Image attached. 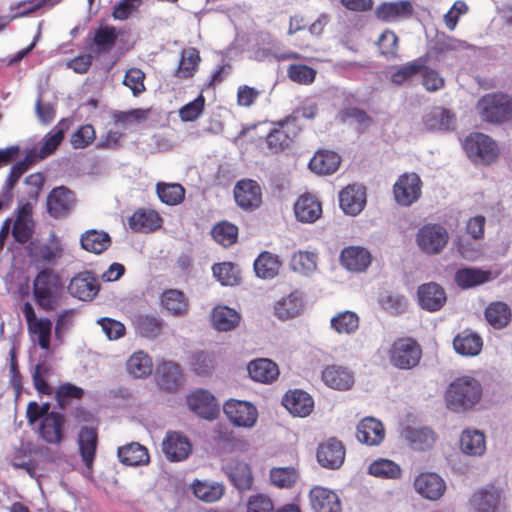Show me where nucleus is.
<instances>
[{"label":"nucleus","mask_w":512,"mask_h":512,"mask_svg":"<svg viewBox=\"0 0 512 512\" xmlns=\"http://www.w3.org/2000/svg\"><path fill=\"white\" fill-rule=\"evenodd\" d=\"M482 393V385L478 380L470 376L458 377L446 390L447 408L453 412L467 411L481 400Z\"/></svg>","instance_id":"1"},{"label":"nucleus","mask_w":512,"mask_h":512,"mask_svg":"<svg viewBox=\"0 0 512 512\" xmlns=\"http://www.w3.org/2000/svg\"><path fill=\"white\" fill-rule=\"evenodd\" d=\"M449 241L447 229L438 223L421 226L415 235V242L421 252L428 256L440 254Z\"/></svg>","instance_id":"2"},{"label":"nucleus","mask_w":512,"mask_h":512,"mask_svg":"<svg viewBox=\"0 0 512 512\" xmlns=\"http://www.w3.org/2000/svg\"><path fill=\"white\" fill-rule=\"evenodd\" d=\"M482 118L490 123H501L512 117V99L503 93H493L478 102Z\"/></svg>","instance_id":"3"},{"label":"nucleus","mask_w":512,"mask_h":512,"mask_svg":"<svg viewBox=\"0 0 512 512\" xmlns=\"http://www.w3.org/2000/svg\"><path fill=\"white\" fill-rule=\"evenodd\" d=\"M462 147L473 162L490 164L498 156L497 145L494 140L480 132L469 134L463 141Z\"/></svg>","instance_id":"4"},{"label":"nucleus","mask_w":512,"mask_h":512,"mask_svg":"<svg viewBox=\"0 0 512 512\" xmlns=\"http://www.w3.org/2000/svg\"><path fill=\"white\" fill-rule=\"evenodd\" d=\"M422 356L420 345L412 338L396 340L390 350L391 364L398 369H411L418 365Z\"/></svg>","instance_id":"5"},{"label":"nucleus","mask_w":512,"mask_h":512,"mask_svg":"<svg viewBox=\"0 0 512 512\" xmlns=\"http://www.w3.org/2000/svg\"><path fill=\"white\" fill-rule=\"evenodd\" d=\"M58 286L59 278L50 269L39 271L33 281V297L37 305L43 309H50Z\"/></svg>","instance_id":"6"},{"label":"nucleus","mask_w":512,"mask_h":512,"mask_svg":"<svg viewBox=\"0 0 512 512\" xmlns=\"http://www.w3.org/2000/svg\"><path fill=\"white\" fill-rule=\"evenodd\" d=\"M15 220L12 221L11 234L15 242L19 244L27 243L34 235L35 221L33 219V206L27 201L19 202L15 209Z\"/></svg>","instance_id":"7"},{"label":"nucleus","mask_w":512,"mask_h":512,"mask_svg":"<svg viewBox=\"0 0 512 512\" xmlns=\"http://www.w3.org/2000/svg\"><path fill=\"white\" fill-rule=\"evenodd\" d=\"M422 181L416 173H404L393 185L395 201L404 207H409L421 196Z\"/></svg>","instance_id":"8"},{"label":"nucleus","mask_w":512,"mask_h":512,"mask_svg":"<svg viewBox=\"0 0 512 512\" xmlns=\"http://www.w3.org/2000/svg\"><path fill=\"white\" fill-rule=\"evenodd\" d=\"M223 411L229 421L238 427H252L258 416L252 403L237 399L226 401L223 405Z\"/></svg>","instance_id":"9"},{"label":"nucleus","mask_w":512,"mask_h":512,"mask_svg":"<svg viewBox=\"0 0 512 512\" xmlns=\"http://www.w3.org/2000/svg\"><path fill=\"white\" fill-rule=\"evenodd\" d=\"M162 451L171 462L187 459L192 452L189 438L179 431H168L162 441Z\"/></svg>","instance_id":"10"},{"label":"nucleus","mask_w":512,"mask_h":512,"mask_svg":"<svg viewBox=\"0 0 512 512\" xmlns=\"http://www.w3.org/2000/svg\"><path fill=\"white\" fill-rule=\"evenodd\" d=\"M100 289L99 283L93 272L84 271L74 276L68 285L69 294L80 301H92Z\"/></svg>","instance_id":"11"},{"label":"nucleus","mask_w":512,"mask_h":512,"mask_svg":"<svg viewBox=\"0 0 512 512\" xmlns=\"http://www.w3.org/2000/svg\"><path fill=\"white\" fill-rule=\"evenodd\" d=\"M189 409L203 419L213 420L218 415L215 397L207 390L198 389L186 397Z\"/></svg>","instance_id":"12"},{"label":"nucleus","mask_w":512,"mask_h":512,"mask_svg":"<svg viewBox=\"0 0 512 512\" xmlns=\"http://www.w3.org/2000/svg\"><path fill=\"white\" fill-rule=\"evenodd\" d=\"M366 205V188L361 184H349L339 193V206L351 216L362 212Z\"/></svg>","instance_id":"13"},{"label":"nucleus","mask_w":512,"mask_h":512,"mask_svg":"<svg viewBox=\"0 0 512 512\" xmlns=\"http://www.w3.org/2000/svg\"><path fill=\"white\" fill-rule=\"evenodd\" d=\"M234 198L237 205L242 209L253 210L261 204V188L252 179L239 180L234 187Z\"/></svg>","instance_id":"14"},{"label":"nucleus","mask_w":512,"mask_h":512,"mask_svg":"<svg viewBox=\"0 0 512 512\" xmlns=\"http://www.w3.org/2000/svg\"><path fill=\"white\" fill-rule=\"evenodd\" d=\"M75 202V194L65 186L53 188L47 197V211L53 218L66 216Z\"/></svg>","instance_id":"15"},{"label":"nucleus","mask_w":512,"mask_h":512,"mask_svg":"<svg viewBox=\"0 0 512 512\" xmlns=\"http://www.w3.org/2000/svg\"><path fill=\"white\" fill-rule=\"evenodd\" d=\"M419 306L428 312L439 311L446 302V292L435 282L421 284L417 289Z\"/></svg>","instance_id":"16"},{"label":"nucleus","mask_w":512,"mask_h":512,"mask_svg":"<svg viewBox=\"0 0 512 512\" xmlns=\"http://www.w3.org/2000/svg\"><path fill=\"white\" fill-rule=\"evenodd\" d=\"M345 459V448L341 441L330 438L317 449L318 463L327 469H338Z\"/></svg>","instance_id":"17"},{"label":"nucleus","mask_w":512,"mask_h":512,"mask_svg":"<svg viewBox=\"0 0 512 512\" xmlns=\"http://www.w3.org/2000/svg\"><path fill=\"white\" fill-rule=\"evenodd\" d=\"M414 488L423 498L436 501L444 494L446 484L438 474L426 472L419 474L415 478Z\"/></svg>","instance_id":"18"},{"label":"nucleus","mask_w":512,"mask_h":512,"mask_svg":"<svg viewBox=\"0 0 512 512\" xmlns=\"http://www.w3.org/2000/svg\"><path fill=\"white\" fill-rule=\"evenodd\" d=\"M412 14L413 4L410 0L383 2L375 9L377 19L386 23L410 18Z\"/></svg>","instance_id":"19"},{"label":"nucleus","mask_w":512,"mask_h":512,"mask_svg":"<svg viewBox=\"0 0 512 512\" xmlns=\"http://www.w3.org/2000/svg\"><path fill=\"white\" fill-rule=\"evenodd\" d=\"M64 425L65 417L59 412H51L39 423L40 437L48 444H60L64 439Z\"/></svg>","instance_id":"20"},{"label":"nucleus","mask_w":512,"mask_h":512,"mask_svg":"<svg viewBox=\"0 0 512 512\" xmlns=\"http://www.w3.org/2000/svg\"><path fill=\"white\" fill-rule=\"evenodd\" d=\"M370 252L361 246L345 247L340 253V262L344 268L351 272H364L371 264Z\"/></svg>","instance_id":"21"},{"label":"nucleus","mask_w":512,"mask_h":512,"mask_svg":"<svg viewBox=\"0 0 512 512\" xmlns=\"http://www.w3.org/2000/svg\"><path fill=\"white\" fill-rule=\"evenodd\" d=\"M77 442L83 464L89 471H92L98 445L97 430L90 426H82Z\"/></svg>","instance_id":"22"},{"label":"nucleus","mask_w":512,"mask_h":512,"mask_svg":"<svg viewBox=\"0 0 512 512\" xmlns=\"http://www.w3.org/2000/svg\"><path fill=\"white\" fill-rule=\"evenodd\" d=\"M309 498L315 512H342L338 495L330 489L316 486L310 490Z\"/></svg>","instance_id":"23"},{"label":"nucleus","mask_w":512,"mask_h":512,"mask_svg":"<svg viewBox=\"0 0 512 512\" xmlns=\"http://www.w3.org/2000/svg\"><path fill=\"white\" fill-rule=\"evenodd\" d=\"M385 437L383 424L373 417H366L356 427V438L359 442L369 445H379Z\"/></svg>","instance_id":"24"},{"label":"nucleus","mask_w":512,"mask_h":512,"mask_svg":"<svg viewBox=\"0 0 512 512\" xmlns=\"http://www.w3.org/2000/svg\"><path fill=\"white\" fill-rule=\"evenodd\" d=\"M282 404L294 416L306 417L314 407L313 398L303 390H293L285 394Z\"/></svg>","instance_id":"25"},{"label":"nucleus","mask_w":512,"mask_h":512,"mask_svg":"<svg viewBox=\"0 0 512 512\" xmlns=\"http://www.w3.org/2000/svg\"><path fill=\"white\" fill-rule=\"evenodd\" d=\"M223 470L230 482L238 490H248L253 483V477L249 465L239 460H230Z\"/></svg>","instance_id":"26"},{"label":"nucleus","mask_w":512,"mask_h":512,"mask_svg":"<svg viewBox=\"0 0 512 512\" xmlns=\"http://www.w3.org/2000/svg\"><path fill=\"white\" fill-rule=\"evenodd\" d=\"M403 437L413 450L426 451L434 445L436 435L429 427L407 426L403 429Z\"/></svg>","instance_id":"27"},{"label":"nucleus","mask_w":512,"mask_h":512,"mask_svg":"<svg viewBox=\"0 0 512 512\" xmlns=\"http://www.w3.org/2000/svg\"><path fill=\"white\" fill-rule=\"evenodd\" d=\"M324 383L336 390H347L354 384L353 372L343 366L331 365L322 372Z\"/></svg>","instance_id":"28"},{"label":"nucleus","mask_w":512,"mask_h":512,"mask_svg":"<svg viewBox=\"0 0 512 512\" xmlns=\"http://www.w3.org/2000/svg\"><path fill=\"white\" fill-rule=\"evenodd\" d=\"M294 213L302 223H314L322 214L320 202L312 195L300 196L294 204Z\"/></svg>","instance_id":"29"},{"label":"nucleus","mask_w":512,"mask_h":512,"mask_svg":"<svg viewBox=\"0 0 512 512\" xmlns=\"http://www.w3.org/2000/svg\"><path fill=\"white\" fill-rule=\"evenodd\" d=\"M423 124L429 131H448L454 128L455 115L449 109L435 107L423 116Z\"/></svg>","instance_id":"30"},{"label":"nucleus","mask_w":512,"mask_h":512,"mask_svg":"<svg viewBox=\"0 0 512 512\" xmlns=\"http://www.w3.org/2000/svg\"><path fill=\"white\" fill-rule=\"evenodd\" d=\"M491 273L477 267H462L454 274V281L463 290L482 285L490 280Z\"/></svg>","instance_id":"31"},{"label":"nucleus","mask_w":512,"mask_h":512,"mask_svg":"<svg viewBox=\"0 0 512 512\" xmlns=\"http://www.w3.org/2000/svg\"><path fill=\"white\" fill-rule=\"evenodd\" d=\"M247 370L250 378L260 383H271L279 375L278 366L267 358L252 360Z\"/></svg>","instance_id":"32"},{"label":"nucleus","mask_w":512,"mask_h":512,"mask_svg":"<svg viewBox=\"0 0 512 512\" xmlns=\"http://www.w3.org/2000/svg\"><path fill=\"white\" fill-rule=\"evenodd\" d=\"M119 461L126 466H142L149 463V454L145 446L132 442L118 448Z\"/></svg>","instance_id":"33"},{"label":"nucleus","mask_w":512,"mask_h":512,"mask_svg":"<svg viewBox=\"0 0 512 512\" xmlns=\"http://www.w3.org/2000/svg\"><path fill=\"white\" fill-rule=\"evenodd\" d=\"M129 227L134 232H151L161 225V218L154 210L139 209L128 219Z\"/></svg>","instance_id":"34"},{"label":"nucleus","mask_w":512,"mask_h":512,"mask_svg":"<svg viewBox=\"0 0 512 512\" xmlns=\"http://www.w3.org/2000/svg\"><path fill=\"white\" fill-rule=\"evenodd\" d=\"M340 161V156L334 151H318L309 161V168L317 174L330 175L337 171Z\"/></svg>","instance_id":"35"},{"label":"nucleus","mask_w":512,"mask_h":512,"mask_svg":"<svg viewBox=\"0 0 512 512\" xmlns=\"http://www.w3.org/2000/svg\"><path fill=\"white\" fill-rule=\"evenodd\" d=\"M476 512H496L500 503V491L495 487L475 492L470 500Z\"/></svg>","instance_id":"36"},{"label":"nucleus","mask_w":512,"mask_h":512,"mask_svg":"<svg viewBox=\"0 0 512 512\" xmlns=\"http://www.w3.org/2000/svg\"><path fill=\"white\" fill-rule=\"evenodd\" d=\"M460 448L469 456L483 455L486 450L484 433L476 429H465L460 437Z\"/></svg>","instance_id":"37"},{"label":"nucleus","mask_w":512,"mask_h":512,"mask_svg":"<svg viewBox=\"0 0 512 512\" xmlns=\"http://www.w3.org/2000/svg\"><path fill=\"white\" fill-rule=\"evenodd\" d=\"M240 314L228 306H216L211 313L213 327L218 331H231L240 322Z\"/></svg>","instance_id":"38"},{"label":"nucleus","mask_w":512,"mask_h":512,"mask_svg":"<svg viewBox=\"0 0 512 512\" xmlns=\"http://www.w3.org/2000/svg\"><path fill=\"white\" fill-rule=\"evenodd\" d=\"M111 243V237L107 232L95 229L84 232L80 237L81 247L94 254H101L106 251Z\"/></svg>","instance_id":"39"},{"label":"nucleus","mask_w":512,"mask_h":512,"mask_svg":"<svg viewBox=\"0 0 512 512\" xmlns=\"http://www.w3.org/2000/svg\"><path fill=\"white\" fill-rule=\"evenodd\" d=\"M68 127V121L66 119H62L50 132L45 135L39 149L40 159H45L56 151L58 146L63 141L65 132Z\"/></svg>","instance_id":"40"},{"label":"nucleus","mask_w":512,"mask_h":512,"mask_svg":"<svg viewBox=\"0 0 512 512\" xmlns=\"http://www.w3.org/2000/svg\"><path fill=\"white\" fill-rule=\"evenodd\" d=\"M201 61L199 51L194 47L183 49L174 76L179 79H188L197 72Z\"/></svg>","instance_id":"41"},{"label":"nucleus","mask_w":512,"mask_h":512,"mask_svg":"<svg viewBox=\"0 0 512 512\" xmlns=\"http://www.w3.org/2000/svg\"><path fill=\"white\" fill-rule=\"evenodd\" d=\"M118 39V31L114 26H99L94 30L91 43L94 45V52L102 54L109 52Z\"/></svg>","instance_id":"42"},{"label":"nucleus","mask_w":512,"mask_h":512,"mask_svg":"<svg viewBox=\"0 0 512 512\" xmlns=\"http://www.w3.org/2000/svg\"><path fill=\"white\" fill-rule=\"evenodd\" d=\"M280 265L279 257L268 251L261 252L253 263L255 274L261 279L274 278L279 272Z\"/></svg>","instance_id":"43"},{"label":"nucleus","mask_w":512,"mask_h":512,"mask_svg":"<svg viewBox=\"0 0 512 512\" xmlns=\"http://www.w3.org/2000/svg\"><path fill=\"white\" fill-rule=\"evenodd\" d=\"M280 128L272 130L267 136V144L270 148L276 150H283L288 147L290 142L298 132L300 131V127H295L293 125H286L285 119L280 123Z\"/></svg>","instance_id":"44"},{"label":"nucleus","mask_w":512,"mask_h":512,"mask_svg":"<svg viewBox=\"0 0 512 512\" xmlns=\"http://www.w3.org/2000/svg\"><path fill=\"white\" fill-rule=\"evenodd\" d=\"M157 375L159 377V385L166 391H174L181 383V369L177 363L168 361L163 362L157 368Z\"/></svg>","instance_id":"45"},{"label":"nucleus","mask_w":512,"mask_h":512,"mask_svg":"<svg viewBox=\"0 0 512 512\" xmlns=\"http://www.w3.org/2000/svg\"><path fill=\"white\" fill-rule=\"evenodd\" d=\"M427 62L428 56L424 55L396 67L395 71L391 75V82H393L396 85L403 84L406 80L412 78L413 76L419 74L422 70H424L427 65Z\"/></svg>","instance_id":"46"},{"label":"nucleus","mask_w":512,"mask_h":512,"mask_svg":"<svg viewBox=\"0 0 512 512\" xmlns=\"http://www.w3.org/2000/svg\"><path fill=\"white\" fill-rule=\"evenodd\" d=\"M482 345V339L476 333L458 334L453 340L454 350L462 356L478 355Z\"/></svg>","instance_id":"47"},{"label":"nucleus","mask_w":512,"mask_h":512,"mask_svg":"<svg viewBox=\"0 0 512 512\" xmlns=\"http://www.w3.org/2000/svg\"><path fill=\"white\" fill-rule=\"evenodd\" d=\"M302 308L303 299L301 294L295 291L276 303L275 314L279 319L285 320L296 317Z\"/></svg>","instance_id":"48"},{"label":"nucleus","mask_w":512,"mask_h":512,"mask_svg":"<svg viewBox=\"0 0 512 512\" xmlns=\"http://www.w3.org/2000/svg\"><path fill=\"white\" fill-rule=\"evenodd\" d=\"M484 314L487 322L495 329L506 327L511 320V309L504 302L489 304Z\"/></svg>","instance_id":"49"},{"label":"nucleus","mask_w":512,"mask_h":512,"mask_svg":"<svg viewBox=\"0 0 512 512\" xmlns=\"http://www.w3.org/2000/svg\"><path fill=\"white\" fill-rule=\"evenodd\" d=\"M126 369L134 378H145L152 372V360L147 353L137 351L127 360Z\"/></svg>","instance_id":"50"},{"label":"nucleus","mask_w":512,"mask_h":512,"mask_svg":"<svg viewBox=\"0 0 512 512\" xmlns=\"http://www.w3.org/2000/svg\"><path fill=\"white\" fill-rule=\"evenodd\" d=\"M63 252L62 243L53 232L49 235L48 243L42 244L38 249L40 260L50 266L56 265L58 260L62 258Z\"/></svg>","instance_id":"51"},{"label":"nucleus","mask_w":512,"mask_h":512,"mask_svg":"<svg viewBox=\"0 0 512 512\" xmlns=\"http://www.w3.org/2000/svg\"><path fill=\"white\" fill-rule=\"evenodd\" d=\"M59 1L60 0H28L19 3L17 7L19 9L23 8L22 10L15 12L13 15L0 16V32L3 31L13 19L26 16L45 6L51 7Z\"/></svg>","instance_id":"52"},{"label":"nucleus","mask_w":512,"mask_h":512,"mask_svg":"<svg viewBox=\"0 0 512 512\" xmlns=\"http://www.w3.org/2000/svg\"><path fill=\"white\" fill-rule=\"evenodd\" d=\"M162 306L174 316H181L186 312L187 300L184 293L177 289H168L162 293Z\"/></svg>","instance_id":"53"},{"label":"nucleus","mask_w":512,"mask_h":512,"mask_svg":"<svg viewBox=\"0 0 512 512\" xmlns=\"http://www.w3.org/2000/svg\"><path fill=\"white\" fill-rule=\"evenodd\" d=\"M156 193L160 201L169 206L178 205L185 197V189L178 183L159 182L156 185Z\"/></svg>","instance_id":"54"},{"label":"nucleus","mask_w":512,"mask_h":512,"mask_svg":"<svg viewBox=\"0 0 512 512\" xmlns=\"http://www.w3.org/2000/svg\"><path fill=\"white\" fill-rule=\"evenodd\" d=\"M331 328L338 334H352L359 326V317L355 312L343 311L330 320Z\"/></svg>","instance_id":"55"},{"label":"nucleus","mask_w":512,"mask_h":512,"mask_svg":"<svg viewBox=\"0 0 512 512\" xmlns=\"http://www.w3.org/2000/svg\"><path fill=\"white\" fill-rule=\"evenodd\" d=\"M52 327L53 323L49 318L36 319L28 327L29 333L37 337V344L45 351L50 350Z\"/></svg>","instance_id":"56"},{"label":"nucleus","mask_w":512,"mask_h":512,"mask_svg":"<svg viewBox=\"0 0 512 512\" xmlns=\"http://www.w3.org/2000/svg\"><path fill=\"white\" fill-rule=\"evenodd\" d=\"M212 273L223 286H234L240 280L238 266L232 262L215 263Z\"/></svg>","instance_id":"57"},{"label":"nucleus","mask_w":512,"mask_h":512,"mask_svg":"<svg viewBox=\"0 0 512 512\" xmlns=\"http://www.w3.org/2000/svg\"><path fill=\"white\" fill-rule=\"evenodd\" d=\"M368 473L379 478L396 479L400 477L401 469L394 461L380 458L369 465Z\"/></svg>","instance_id":"58"},{"label":"nucleus","mask_w":512,"mask_h":512,"mask_svg":"<svg viewBox=\"0 0 512 512\" xmlns=\"http://www.w3.org/2000/svg\"><path fill=\"white\" fill-rule=\"evenodd\" d=\"M211 234L217 243L229 247L238 239V227L230 222L222 221L213 227Z\"/></svg>","instance_id":"59"},{"label":"nucleus","mask_w":512,"mask_h":512,"mask_svg":"<svg viewBox=\"0 0 512 512\" xmlns=\"http://www.w3.org/2000/svg\"><path fill=\"white\" fill-rule=\"evenodd\" d=\"M380 307L391 315L403 314L407 309V298L398 293L382 294L378 298Z\"/></svg>","instance_id":"60"},{"label":"nucleus","mask_w":512,"mask_h":512,"mask_svg":"<svg viewBox=\"0 0 512 512\" xmlns=\"http://www.w3.org/2000/svg\"><path fill=\"white\" fill-rule=\"evenodd\" d=\"M163 328V320L156 316L141 315L137 319V329L142 337L154 339L160 335Z\"/></svg>","instance_id":"61"},{"label":"nucleus","mask_w":512,"mask_h":512,"mask_svg":"<svg viewBox=\"0 0 512 512\" xmlns=\"http://www.w3.org/2000/svg\"><path fill=\"white\" fill-rule=\"evenodd\" d=\"M298 479V472L293 467H274L270 471V480L278 488H290Z\"/></svg>","instance_id":"62"},{"label":"nucleus","mask_w":512,"mask_h":512,"mask_svg":"<svg viewBox=\"0 0 512 512\" xmlns=\"http://www.w3.org/2000/svg\"><path fill=\"white\" fill-rule=\"evenodd\" d=\"M290 267L295 272L308 275L316 269V255L307 251L294 253Z\"/></svg>","instance_id":"63"},{"label":"nucleus","mask_w":512,"mask_h":512,"mask_svg":"<svg viewBox=\"0 0 512 512\" xmlns=\"http://www.w3.org/2000/svg\"><path fill=\"white\" fill-rule=\"evenodd\" d=\"M205 107V98L200 93L194 100L188 102L179 109V117L183 122H192L197 120L203 113Z\"/></svg>","instance_id":"64"}]
</instances>
